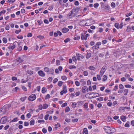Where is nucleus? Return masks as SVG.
<instances>
[{"mask_svg":"<svg viewBox=\"0 0 134 134\" xmlns=\"http://www.w3.org/2000/svg\"><path fill=\"white\" fill-rule=\"evenodd\" d=\"M100 96L99 94L97 93L92 92L86 94L85 97L87 98L91 99L97 97H99Z\"/></svg>","mask_w":134,"mask_h":134,"instance_id":"obj_1","label":"nucleus"},{"mask_svg":"<svg viewBox=\"0 0 134 134\" xmlns=\"http://www.w3.org/2000/svg\"><path fill=\"white\" fill-rule=\"evenodd\" d=\"M105 132L108 133H112L114 132L115 129L113 128H111L108 126H105L104 128Z\"/></svg>","mask_w":134,"mask_h":134,"instance_id":"obj_2","label":"nucleus"},{"mask_svg":"<svg viewBox=\"0 0 134 134\" xmlns=\"http://www.w3.org/2000/svg\"><path fill=\"white\" fill-rule=\"evenodd\" d=\"M75 9H72V10L68 14L67 16V18L69 19L75 17L76 14V13H75Z\"/></svg>","mask_w":134,"mask_h":134,"instance_id":"obj_3","label":"nucleus"},{"mask_svg":"<svg viewBox=\"0 0 134 134\" xmlns=\"http://www.w3.org/2000/svg\"><path fill=\"white\" fill-rule=\"evenodd\" d=\"M36 98L35 94H33L29 96L28 98V99L29 101H32L36 99Z\"/></svg>","mask_w":134,"mask_h":134,"instance_id":"obj_4","label":"nucleus"},{"mask_svg":"<svg viewBox=\"0 0 134 134\" xmlns=\"http://www.w3.org/2000/svg\"><path fill=\"white\" fill-rule=\"evenodd\" d=\"M7 116H5L2 118L1 119L0 121L2 124L5 123L7 121Z\"/></svg>","mask_w":134,"mask_h":134,"instance_id":"obj_5","label":"nucleus"},{"mask_svg":"<svg viewBox=\"0 0 134 134\" xmlns=\"http://www.w3.org/2000/svg\"><path fill=\"white\" fill-rule=\"evenodd\" d=\"M38 73V75L42 77H44L45 76V74L43 72V71L42 70L39 71Z\"/></svg>","mask_w":134,"mask_h":134,"instance_id":"obj_6","label":"nucleus"},{"mask_svg":"<svg viewBox=\"0 0 134 134\" xmlns=\"http://www.w3.org/2000/svg\"><path fill=\"white\" fill-rule=\"evenodd\" d=\"M77 59L78 60H79L80 59V58H81L82 59L84 58V57L83 55L81 54H80L78 53H77L76 54Z\"/></svg>","mask_w":134,"mask_h":134,"instance_id":"obj_7","label":"nucleus"},{"mask_svg":"<svg viewBox=\"0 0 134 134\" xmlns=\"http://www.w3.org/2000/svg\"><path fill=\"white\" fill-rule=\"evenodd\" d=\"M88 88L86 86H84L82 89V92L83 93H85L86 91L88 92Z\"/></svg>","mask_w":134,"mask_h":134,"instance_id":"obj_8","label":"nucleus"},{"mask_svg":"<svg viewBox=\"0 0 134 134\" xmlns=\"http://www.w3.org/2000/svg\"><path fill=\"white\" fill-rule=\"evenodd\" d=\"M101 6L102 7L104 8L105 9H108L109 7V5H105L104 4V3H101Z\"/></svg>","mask_w":134,"mask_h":134,"instance_id":"obj_9","label":"nucleus"},{"mask_svg":"<svg viewBox=\"0 0 134 134\" xmlns=\"http://www.w3.org/2000/svg\"><path fill=\"white\" fill-rule=\"evenodd\" d=\"M69 30L68 29L64 27L62 29V31L63 33H65L68 32Z\"/></svg>","mask_w":134,"mask_h":134,"instance_id":"obj_10","label":"nucleus"},{"mask_svg":"<svg viewBox=\"0 0 134 134\" xmlns=\"http://www.w3.org/2000/svg\"><path fill=\"white\" fill-rule=\"evenodd\" d=\"M23 60L22 59L21 57H19L17 59V62H19V63H20L23 62Z\"/></svg>","mask_w":134,"mask_h":134,"instance_id":"obj_11","label":"nucleus"},{"mask_svg":"<svg viewBox=\"0 0 134 134\" xmlns=\"http://www.w3.org/2000/svg\"><path fill=\"white\" fill-rule=\"evenodd\" d=\"M88 69H89L90 70L94 71L96 69L95 67L92 66H91L89 67H88Z\"/></svg>","mask_w":134,"mask_h":134,"instance_id":"obj_12","label":"nucleus"},{"mask_svg":"<svg viewBox=\"0 0 134 134\" xmlns=\"http://www.w3.org/2000/svg\"><path fill=\"white\" fill-rule=\"evenodd\" d=\"M63 90H62L64 92V93H66L67 92V90L66 89V86L64 85L63 86Z\"/></svg>","mask_w":134,"mask_h":134,"instance_id":"obj_13","label":"nucleus"},{"mask_svg":"<svg viewBox=\"0 0 134 134\" xmlns=\"http://www.w3.org/2000/svg\"><path fill=\"white\" fill-rule=\"evenodd\" d=\"M88 131L86 128H85L83 129V132L82 134H88Z\"/></svg>","mask_w":134,"mask_h":134,"instance_id":"obj_14","label":"nucleus"},{"mask_svg":"<svg viewBox=\"0 0 134 134\" xmlns=\"http://www.w3.org/2000/svg\"><path fill=\"white\" fill-rule=\"evenodd\" d=\"M15 45H13V46H10L8 47V48L9 49H11L13 50L15 48Z\"/></svg>","mask_w":134,"mask_h":134,"instance_id":"obj_15","label":"nucleus"},{"mask_svg":"<svg viewBox=\"0 0 134 134\" xmlns=\"http://www.w3.org/2000/svg\"><path fill=\"white\" fill-rule=\"evenodd\" d=\"M107 76L106 75H104L103 76L102 81H105L107 80Z\"/></svg>","mask_w":134,"mask_h":134,"instance_id":"obj_16","label":"nucleus"},{"mask_svg":"<svg viewBox=\"0 0 134 134\" xmlns=\"http://www.w3.org/2000/svg\"><path fill=\"white\" fill-rule=\"evenodd\" d=\"M86 22L85 20H83L80 21V24L84 26L85 23Z\"/></svg>","mask_w":134,"mask_h":134,"instance_id":"obj_17","label":"nucleus"},{"mask_svg":"<svg viewBox=\"0 0 134 134\" xmlns=\"http://www.w3.org/2000/svg\"><path fill=\"white\" fill-rule=\"evenodd\" d=\"M107 69V68H106V67L105 66H103L102 69L101 70L102 71H103L104 72H105L106 70Z\"/></svg>","mask_w":134,"mask_h":134,"instance_id":"obj_18","label":"nucleus"},{"mask_svg":"<svg viewBox=\"0 0 134 134\" xmlns=\"http://www.w3.org/2000/svg\"><path fill=\"white\" fill-rule=\"evenodd\" d=\"M121 120L122 121H123L124 122L125 121V120L126 119V117L125 116H121Z\"/></svg>","mask_w":134,"mask_h":134,"instance_id":"obj_19","label":"nucleus"},{"mask_svg":"<svg viewBox=\"0 0 134 134\" xmlns=\"http://www.w3.org/2000/svg\"><path fill=\"white\" fill-rule=\"evenodd\" d=\"M91 54L90 53H88L86 55V58L87 59H88L91 57Z\"/></svg>","mask_w":134,"mask_h":134,"instance_id":"obj_20","label":"nucleus"},{"mask_svg":"<svg viewBox=\"0 0 134 134\" xmlns=\"http://www.w3.org/2000/svg\"><path fill=\"white\" fill-rule=\"evenodd\" d=\"M69 69H75L76 68V66L74 65H70L69 66Z\"/></svg>","mask_w":134,"mask_h":134,"instance_id":"obj_21","label":"nucleus"},{"mask_svg":"<svg viewBox=\"0 0 134 134\" xmlns=\"http://www.w3.org/2000/svg\"><path fill=\"white\" fill-rule=\"evenodd\" d=\"M48 107V105L47 104H44L43 105V108L44 109H46Z\"/></svg>","mask_w":134,"mask_h":134,"instance_id":"obj_22","label":"nucleus"},{"mask_svg":"<svg viewBox=\"0 0 134 134\" xmlns=\"http://www.w3.org/2000/svg\"><path fill=\"white\" fill-rule=\"evenodd\" d=\"M49 69L48 67H45L44 69V71L46 72H49Z\"/></svg>","mask_w":134,"mask_h":134,"instance_id":"obj_23","label":"nucleus"},{"mask_svg":"<svg viewBox=\"0 0 134 134\" xmlns=\"http://www.w3.org/2000/svg\"><path fill=\"white\" fill-rule=\"evenodd\" d=\"M3 41L4 43H6L7 42V39L6 38L4 37L3 38Z\"/></svg>","mask_w":134,"mask_h":134,"instance_id":"obj_24","label":"nucleus"},{"mask_svg":"<svg viewBox=\"0 0 134 134\" xmlns=\"http://www.w3.org/2000/svg\"><path fill=\"white\" fill-rule=\"evenodd\" d=\"M34 122L35 121L33 119L30 122V125H34Z\"/></svg>","mask_w":134,"mask_h":134,"instance_id":"obj_25","label":"nucleus"},{"mask_svg":"<svg viewBox=\"0 0 134 134\" xmlns=\"http://www.w3.org/2000/svg\"><path fill=\"white\" fill-rule=\"evenodd\" d=\"M47 91L46 88L44 87H43L42 89V92L43 93H44Z\"/></svg>","mask_w":134,"mask_h":134,"instance_id":"obj_26","label":"nucleus"},{"mask_svg":"<svg viewBox=\"0 0 134 134\" xmlns=\"http://www.w3.org/2000/svg\"><path fill=\"white\" fill-rule=\"evenodd\" d=\"M129 123V122H127V123L125 124V126L126 127H129L130 126Z\"/></svg>","mask_w":134,"mask_h":134,"instance_id":"obj_27","label":"nucleus"},{"mask_svg":"<svg viewBox=\"0 0 134 134\" xmlns=\"http://www.w3.org/2000/svg\"><path fill=\"white\" fill-rule=\"evenodd\" d=\"M63 82L62 81H59L58 82V85L59 87L61 86L63 84Z\"/></svg>","mask_w":134,"mask_h":134,"instance_id":"obj_28","label":"nucleus"},{"mask_svg":"<svg viewBox=\"0 0 134 134\" xmlns=\"http://www.w3.org/2000/svg\"><path fill=\"white\" fill-rule=\"evenodd\" d=\"M128 91V90L127 89H126L124 90V93L125 95H127Z\"/></svg>","mask_w":134,"mask_h":134,"instance_id":"obj_29","label":"nucleus"},{"mask_svg":"<svg viewBox=\"0 0 134 134\" xmlns=\"http://www.w3.org/2000/svg\"><path fill=\"white\" fill-rule=\"evenodd\" d=\"M27 72L28 74L30 75H32L33 74V71H32L28 70L27 71Z\"/></svg>","mask_w":134,"mask_h":134,"instance_id":"obj_30","label":"nucleus"},{"mask_svg":"<svg viewBox=\"0 0 134 134\" xmlns=\"http://www.w3.org/2000/svg\"><path fill=\"white\" fill-rule=\"evenodd\" d=\"M56 64L57 65H60V61L58 60H56Z\"/></svg>","mask_w":134,"mask_h":134,"instance_id":"obj_31","label":"nucleus"},{"mask_svg":"<svg viewBox=\"0 0 134 134\" xmlns=\"http://www.w3.org/2000/svg\"><path fill=\"white\" fill-rule=\"evenodd\" d=\"M26 98V97H22L20 98V100L22 102L24 101Z\"/></svg>","mask_w":134,"mask_h":134,"instance_id":"obj_32","label":"nucleus"},{"mask_svg":"<svg viewBox=\"0 0 134 134\" xmlns=\"http://www.w3.org/2000/svg\"><path fill=\"white\" fill-rule=\"evenodd\" d=\"M132 12H130L129 13H127V14H125V15L126 16L128 17L132 15Z\"/></svg>","mask_w":134,"mask_h":134,"instance_id":"obj_33","label":"nucleus"},{"mask_svg":"<svg viewBox=\"0 0 134 134\" xmlns=\"http://www.w3.org/2000/svg\"><path fill=\"white\" fill-rule=\"evenodd\" d=\"M70 110V109L69 107H67L65 109V112H69Z\"/></svg>","mask_w":134,"mask_h":134,"instance_id":"obj_34","label":"nucleus"},{"mask_svg":"<svg viewBox=\"0 0 134 134\" xmlns=\"http://www.w3.org/2000/svg\"><path fill=\"white\" fill-rule=\"evenodd\" d=\"M115 26L117 29L119 28V24L118 23H115L114 24Z\"/></svg>","mask_w":134,"mask_h":134,"instance_id":"obj_35","label":"nucleus"},{"mask_svg":"<svg viewBox=\"0 0 134 134\" xmlns=\"http://www.w3.org/2000/svg\"><path fill=\"white\" fill-rule=\"evenodd\" d=\"M52 74H53L54 73V70L52 68L49 69V71Z\"/></svg>","mask_w":134,"mask_h":134,"instance_id":"obj_36","label":"nucleus"},{"mask_svg":"<svg viewBox=\"0 0 134 134\" xmlns=\"http://www.w3.org/2000/svg\"><path fill=\"white\" fill-rule=\"evenodd\" d=\"M70 40V39L69 38H67L64 41L65 43H67Z\"/></svg>","mask_w":134,"mask_h":134,"instance_id":"obj_37","label":"nucleus"},{"mask_svg":"<svg viewBox=\"0 0 134 134\" xmlns=\"http://www.w3.org/2000/svg\"><path fill=\"white\" fill-rule=\"evenodd\" d=\"M88 72L87 71H85L83 72V75L85 76H87L88 75Z\"/></svg>","mask_w":134,"mask_h":134,"instance_id":"obj_38","label":"nucleus"},{"mask_svg":"<svg viewBox=\"0 0 134 134\" xmlns=\"http://www.w3.org/2000/svg\"><path fill=\"white\" fill-rule=\"evenodd\" d=\"M107 120L108 121H112V119L109 116L107 118Z\"/></svg>","mask_w":134,"mask_h":134,"instance_id":"obj_39","label":"nucleus"},{"mask_svg":"<svg viewBox=\"0 0 134 134\" xmlns=\"http://www.w3.org/2000/svg\"><path fill=\"white\" fill-rule=\"evenodd\" d=\"M88 103H85L83 105L84 107V108L86 109L88 108Z\"/></svg>","mask_w":134,"mask_h":134,"instance_id":"obj_40","label":"nucleus"},{"mask_svg":"<svg viewBox=\"0 0 134 134\" xmlns=\"http://www.w3.org/2000/svg\"><path fill=\"white\" fill-rule=\"evenodd\" d=\"M99 5V4L98 3H96L94 4V6L95 8H97L98 7Z\"/></svg>","mask_w":134,"mask_h":134,"instance_id":"obj_41","label":"nucleus"},{"mask_svg":"<svg viewBox=\"0 0 134 134\" xmlns=\"http://www.w3.org/2000/svg\"><path fill=\"white\" fill-rule=\"evenodd\" d=\"M99 48V47L97 46V45H95L92 47V48L93 49L98 48Z\"/></svg>","mask_w":134,"mask_h":134,"instance_id":"obj_42","label":"nucleus"},{"mask_svg":"<svg viewBox=\"0 0 134 134\" xmlns=\"http://www.w3.org/2000/svg\"><path fill=\"white\" fill-rule=\"evenodd\" d=\"M75 84L76 86H79L80 85V82L77 81L75 82Z\"/></svg>","mask_w":134,"mask_h":134,"instance_id":"obj_43","label":"nucleus"},{"mask_svg":"<svg viewBox=\"0 0 134 134\" xmlns=\"http://www.w3.org/2000/svg\"><path fill=\"white\" fill-rule=\"evenodd\" d=\"M97 78L98 79V80H101V78L100 77V76L99 75H97Z\"/></svg>","mask_w":134,"mask_h":134,"instance_id":"obj_44","label":"nucleus"},{"mask_svg":"<svg viewBox=\"0 0 134 134\" xmlns=\"http://www.w3.org/2000/svg\"><path fill=\"white\" fill-rule=\"evenodd\" d=\"M18 120L17 118H14L13 120L11 121V122H15L17 121Z\"/></svg>","mask_w":134,"mask_h":134,"instance_id":"obj_45","label":"nucleus"},{"mask_svg":"<svg viewBox=\"0 0 134 134\" xmlns=\"http://www.w3.org/2000/svg\"><path fill=\"white\" fill-rule=\"evenodd\" d=\"M50 96L49 94H48L46 96L45 98L46 99H47L48 98H50Z\"/></svg>","mask_w":134,"mask_h":134,"instance_id":"obj_46","label":"nucleus"},{"mask_svg":"<svg viewBox=\"0 0 134 134\" xmlns=\"http://www.w3.org/2000/svg\"><path fill=\"white\" fill-rule=\"evenodd\" d=\"M74 62H76V56H74L72 58Z\"/></svg>","mask_w":134,"mask_h":134,"instance_id":"obj_47","label":"nucleus"},{"mask_svg":"<svg viewBox=\"0 0 134 134\" xmlns=\"http://www.w3.org/2000/svg\"><path fill=\"white\" fill-rule=\"evenodd\" d=\"M111 6L113 8H114L115 6V4L114 2H112L111 3Z\"/></svg>","mask_w":134,"mask_h":134,"instance_id":"obj_48","label":"nucleus"},{"mask_svg":"<svg viewBox=\"0 0 134 134\" xmlns=\"http://www.w3.org/2000/svg\"><path fill=\"white\" fill-rule=\"evenodd\" d=\"M104 72H103V71H102L101 70L100 71V73H99V75L101 76H102L103 74H104Z\"/></svg>","mask_w":134,"mask_h":134,"instance_id":"obj_49","label":"nucleus"},{"mask_svg":"<svg viewBox=\"0 0 134 134\" xmlns=\"http://www.w3.org/2000/svg\"><path fill=\"white\" fill-rule=\"evenodd\" d=\"M2 110H3V109H0V115H1L4 113V111H3Z\"/></svg>","mask_w":134,"mask_h":134,"instance_id":"obj_50","label":"nucleus"},{"mask_svg":"<svg viewBox=\"0 0 134 134\" xmlns=\"http://www.w3.org/2000/svg\"><path fill=\"white\" fill-rule=\"evenodd\" d=\"M42 131L44 133H45L47 132V130L45 128H43L42 130Z\"/></svg>","mask_w":134,"mask_h":134,"instance_id":"obj_51","label":"nucleus"},{"mask_svg":"<svg viewBox=\"0 0 134 134\" xmlns=\"http://www.w3.org/2000/svg\"><path fill=\"white\" fill-rule=\"evenodd\" d=\"M17 37L18 39H22L23 38V36L20 35L17 36Z\"/></svg>","mask_w":134,"mask_h":134,"instance_id":"obj_52","label":"nucleus"},{"mask_svg":"<svg viewBox=\"0 0 134 134\" xmlns=\"http://www.w3.org/2000/svg\"><path fill=\"white\" fill-rule=\"evenodd\" d=\"M67 104L66 103H65L62 104L61 107H64L66 106L67 105Z\"/></svg>","mask_w":134,"mask_h":134,"instance_id":"obj_53","label":"nucleus"},{"mask_svg":"<svg viewBox=\"0 0 134 134\" xmlns=\"http://www.w3.org/2000/svg\"><path fill=\"white\" fill-rule=\"evenodd\" d=\"M119 88L120 89H122L124 88V86L122 84H120L119 85Z\"/></svg>","mask_w":134,"mask_h":134,"instance_id":"obj_54","label":"nucleus"},{"mask_svg":"<svg viewBox=\"0 0 134 134\" xmlns=\"http://www.w3.org/2000/svg\"><path fill=\"white\" fill-rule=\"evenodd\" d=\"M62 79L64 80H66L67 78L66 76H62Z\"/></svg>","mask_w":134,"mask_h":134,"instance_id":"obj_55","label":"nucleus"},{"mask_svg":"<svg viewBox=\"0 0 134 134\" xmlns=\"http://www.w3.org/2000/svg\"><path fill=\"white\" fill-rule=\"evenodd\" d=\"M58 80L57 78H55L54 79L53 81V83H55L58 81Z\"/></svg>","mask_w":134,"mask_h":134,"instance_id":"obj_56","label":"nucleus"},{"mask_svg":"<svg viewBox=\"0 0 134 134\" xmlns=\"http://www.w3.org/2000/svg\"><path fill=\"white\" fill-rule=\"evenodd\" d=\"M49 114H47L45 115L44 116V119L45 120H47L48 119V117L49 116Z\"/></svg>","mask_w":134,"mask_h":134,"instance_id":"obj_57","label":"nucleus"},{"mask_svg":"<svg viewBox=\"0 0 134 134\" xmlns=\"http://www.w3.org/2000/svg\"><path fill=\"white\" fill-rule=\"evenodd\" d=\"M102 44H104L106 43L107 42V41L106 40H103L102 41Z\"/></svg>","mask_w":134,"mask_h":134,"instance_id":"obj_58","label":"nucleus"},{"mask_svg":"<svg viewBox=\"0 0 134 134\" xmlns=\"http://www.w3.org/2000/svg\"><path fill=\"white\" fill-rule=\"evenodd\" d=\"M21 30L20 29L18 30H16L15 31V33L16 34H18L20 32H21Z\"/></svg>","mask_w":134,"mask_h":134,"instance_id":"obj_59","label":"nucleus"},{"mask_svg":"<svg viewBox=\"0 0 134 134\" xmlns=\"http://www.w3.org/2000/svg\"><path fill=\"white\" fill-rule=\"evenodd\" d=\"M37 37L39 38L40 39H42L44 38V37L41 35H39L37 36Z\"/></svg>","mask_w":134,"mask_h":134,"instance_id":"obj_60","label":"nucleus"},{"mask_svg":"<svg viewBox=\"0 0 134 134\" xmlns=\"http://www.w3.org/2000/svg\"><path fill=\"white\" fill-rule=\"evenodd\" d=\"M80 36H77L76 37H75L74 39V40H79L80 39Z\"/></svg>","mask_w":134,"mask_h":134,"instance_id":"obj_61","label":"nucleus"},{"mask_svg":"<svg viewBox=\"0 0 134 134\" xmlns=\"http://www.w3.org/2000/svg\"><path fill=\"white\" fill-rule=\"evenodd\" d=\"M89 36V35L88 34H86L85 35V36L84 37V39L85 40H87V38Z\"/></svg>","mask_w":134,"mask_h":134,"instance_id":"obj_62","label":"nucleus"},{"mask_svg":"<svg viewBox=\"0 0 134 134\" xmlns=\"http://www.w3.org/2000/svg\"><path fill=\"white\" fill-rule=\"evenodd\" d=\"M97 100L99 101H102L103 100V97H100L98 98Z\"/></svg>","mask_w":134,"mask_h":134,"instance_id":"obj_63","label":"nucleus"},{"mask_svg":"<svg viewBox=\"0 0 134 134\" xmlns=\"http://www.w3.org/2000/svg\"><path fill=\"white\" fill-rule=\"evenodd\" d=\"M22 49V47L21 46H19L18 47V50L19 51H21Z\"/></svg>","mask_w":134,"mask_h":134,"instance_id":"obj_64","label":"nucleus"}]
</instances>
